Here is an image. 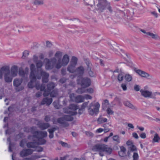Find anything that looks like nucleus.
<instances>
[{"label":"nucleus","instance_id":"1","mask_svg":"<svg viewBox=\"0 0 160 160\" xmlns=\"http://www.w3.org/2000/svg\"><path fill=\"white\" fill-rule=\"evenodd\" d=\"M30 69L31 72L29 76L37 77V78L38 79H40L42 76V81L43 82H46L48 81V78L49 76L48 73L46 72L42 69H40V71L39 69H38L37 72H36L35 66L33 64L31 65Z\"/></svg>","mask_w":160,"mask_h":160},{"label":"nucleus","instance_id":"2","mask_svg":"<svg viewBox=\"0 0 160 160\" xmlns=\"http://www.w3.org/2000/svg\"><path fill=\"white\" fill-rule=\"evenodd\" d=\"M3 74L5 82L8 83L12 82L13 77L10 73L9 66H4L0 68V79L2 78Z\"/></svg>","mask_w":160,"mask_h":160},{"label":"nucleus","instance_id":"3","mask_svg":"<svg viewBox=\"0 0 160 160\" xmlns=\"http://www.w3.org/2000/svg\"><path fill=\"white\" fill-rule=\"evenodd\" d=\"M92 149L95 151H102L103 152H105L108 155L110 154L112 151V148L109 147L108 145L103 144H97L93 147Z\"/></svg>","mask_w":160,"mask_h":160},{"label":"nucleus","instance_id":"4","mask_svg":"<svg viewBox=\"0 0 160 160\" xmlns=\"http://www.w3.org/2000/svg\"><path fill=\"white\" fill-rule=\"evenodd\" d=\"M31 132L33 135H29L28 137V138L33 141H35V138H36L38 140L40 138L46 137L47 135V132L46 131L42 132L41 131H37L35 132L31 131Z\"/></svg>","mask_w":160,"mask_h":160},{"label":"nucleus","instance_id":"5","mask_svg":"<svg viewBox=\"0 0 160 160\" xmlns=\"http://www.w3.org/2000/svg\"><path fill=\"white\" fill-rule=\"evenodd\" d=\"M99 3L97 4L98 10L102 12L106 8L109 10L110 12L112 13V7L109 3H108L106 0H99Z\"/></svg>","mask_w":160,"mask_h":160},{"label":"nucleus","instance_id":"6","mask_svg":"<svg viewBox=\"0 0 160 160\" xmlns=\"http://www.w3.org/2000/svg\"><path fill=\"white\" fill-rule=\"evenodd\" d=\"M100 107L99 103L97 102L96 104L92 102L88 107V112L90 115H93L94 114L97 115L98 112Z\"/></svg>","mask_w":160,"mask_h":160},{"label":"nucleus","instance_id":"7","mask_svg":"<svg viewBox=\"0 0 160 160\" xmlns=\"http://www.w3.org/2000/svg\"><path fill=\"white\" fill-rule=\"evenodd\" d=\"M78 109V105L73 104H70L67 108H64L63 111L65 113H68L72 115H75L77 114L76 112H72L69 110L70 109L72 111H76Z\"/></svg>","mask_w":160,"mask_h":160},{"label":"nucleus","instance_id":"8","mask_svg":"<svg viewBox=\"0 0 160 160\" xmlns=\"http://www.w3.org/2000/svg\"><path fill=\"white\" fill-rule=\"evenodd\" d=\"M45 60L47 62L46 64V68L48 70L53 68L55 66L57 62V60L55 58H52L50 59L45 58Z\"/></svg>","mask_w":160,"mask_h":160},{"label":"nucleus","instance_id":"9","mask_svg":"<svg viewBox=\"0 0 160 160\" xmlns=\"http://www.w3.org/2000/svg\"><path fill=\"white\" fill-rule=\"evenodd\" d=\"M22 80V78H21L20 79L16 78L14 79L13 84V86L15 87V89L17 91L19 92L23 89L24 87L23 86H21Z\"/></svg>","mask_w":160,"mask_h":160},{"label":"nucleus","instance_id":"10","mask_svg":"<svg viewBox=\"0 0 160 160\" xmlns=\"http://www.w3.org/2000/svg\"><path fill=\"white\" fill-rule=\"evenodd\" d=\"M134 71L139 75L142 77L148 79H151L152 78V75L143 71L140 69H137L136 68L134 69Z\"/></svg>","mask_w":160,"mask_h":160},{"label":"nucleus","instance_id":"11","mask_svg":"<svg viewBox=\"0 0 160 160\" xmlns=\"http://www.w3.org/2000/svg\"><path fill=\"white\" fill-rule=\"evenodd\" d=\"M91 80L87 78H85L82 79L80 85L82 88H85L91 85Z\"/></svg>","mask_w":160,"mask_h":160},{"label":"nucleus","instance_id":"12","mask_svg":"<svg viewBox=\"0 0 160 160\" xmlns=\"http://www.w3.org/2000/svg\"><path fill=\"white\" fill-rule=\"evenodd\" d=\"M34 151L30 148L23 149L20 152V156L23 158L30 155L32 154Z\"/></svg>","mask_w":160,"mask_h":160},{"label":"nucleus","instance_id":"13","mask_svg":"<svg viewBox=\"0 0 160 160\" xmlns=\"http://www.w3.org/2000/svg\"><path fill=\"white\" fill-rule=\"evenodd\" d=\"M141 95L145 98H150L155 99L156 98L152 95V92L148 90H141L140 91Z\"/></svg>","mask_w":160,"mask_h":160},{"label":"nucleus","instance_id":"14","mask_svg":"<svg viewBox=\"0 0 160 160\" xmlns=\"http://www.w3.org/2000/svg\"><path fill=\"white\" fill-rule=\"evenodd\" d=\"M28 68H25L24 71L22 69H20L19 70L18 74L22 78H25L26 80L27 81L28 80L27 75L28 71Z\"/></svg>","mask_w":160,"mask_h":160},{"label":"nucleus","instance_id":"15","mask_svg":"<svg viewBox=\"0 0 160 160\" xmlns=\"http://www.w3.org/2000/svg\"><path fill=\"white\" fill-rule=\"evenodd\" d=\"M140 30L142 33L150 36L152 39H157L159 38V36L157 34H154L150 32H146L145 30L142 29H140Z\"/></svg>","mask_w":160,"mask_h":160},{"label":"nucleus","instance_id":"16","mask_svg":"<svg viewBox=\"0 0 160 160\" xmlns=\"http://www.w3.org/2000/svg\"><path fill=\"white\" fill-rule=\"evenodd\" d=\"M57 122L58 123L62 124L63 127H67L69 125V123L65 121L63 116L57 119Z\"/></svg>","mask_w":160,"mask_h":160},{"label":"nucleus","instance_id":"17","mask_svg":"<svg viewBox=\"0 0 160 160\" xmlns=\"http://www.w3.org/2000/svg\"><path fill=\"white\" fill-rule=\"evenodd\" d=\"M30 81L28 84V86L29 88H32L34 86L33 83L36 82V81L37 77L29 76Z\"/></svg>","mask_w":160,"mask_h":160},{"label":"nucleus","instance_id":"18","mask_svg":"<svg viewBox=\"0 0 160 160\" xmlns=\"http://www.w3.org/2000/svg\"><path fill=\"white\" fill-rule=\"evenodd\" d=\"M11 74L13 77L16 76L18 74V68L17 66L14 65L11 68Z\"/></svg>","mask_w":160,"mask_h":160},{"label":"nucleus","instance_id":"19","mask_svg":"<svg viewBox=\"0 0 160 160\" xmlns=\"http://www.w3.org/2000/svg\"><path fill=\"white\" fill-rule=\"evenodd\" d=\"M69 61V58L67 54L64 55L62 61V66H66L68 63Z\"/></svg>","mask_w":160,"mask_h":160},{"label":"nucleus","instance_id":"20","mask_svg":"<svg viewBox=\"0 0 160 160\" xmlns=\"http://www.w3.org/2000/svg\"><path fill=\"white\" fill-rule=\"evenodd\" d=\"M84 68L82 66H80L76 69L75 72L80 76H82L84 73Z\"/></svg>","mask_w":160,"mask_h":160},{"label":"nucleus","instance_id":"21","mask_svg":"<svg viewBox=\"0 0 160 160\" xmlns=\"http://www.w3.org/2000/svg\"><path fill=\"white\" fill-rule=\"evenodd\" d=\"M27 146L28 148H35L38 145L37 142H30L27 143Z\"/></svg>","mask_w":160,"mask_h":160},{"label":"nucleus","instance_id":"22","mask_svg":"<svg viewBox=\"0 0 160 160\" xmlns=\"http://www.w3.org/2000/svg\"><path fill=\"white\" fill-rule=\"evenodd\" d=\"M52 98H47L43 99L41 102V105L46 104L47 105H50L52 102Z\"/></svg>","mask_w":160,"mask_h":160},{"label":"nucleus","instance_id":"23","mask_svg":"<svg viewBox=\"0 0 160 160\" xmlns=\"http://www.w3.org/2000/svg\"><path fill=\"white\" fill-rule=\"evenodd\" d=\"M84 101V97L81 95H79L76 96L75 102L77 103L83 102Z\"/></svg>","mask_w":160,"mask_h":160},{"label":"nucleus","instance_id":"24","mask_svg":"<svg viewBox=\"0 0 160 160\" xmlns=\"http://www.w3.org/2000/svg\"><path fill=\"white\" fill-rule=\"evenodd\" d=\"M123 104L126 107H128L132 109H136V108L135 106L133 105L130 102L128 101H124L123 102Z\"/></svg>","mask_w":160,"mask_h":160},{"label":"nucleus","instance_id":"25","mask_svg":"<svg viewBox=\"0 0 160 160\" xmlns=\"http://www.w3.org/2000/svg\"><path fill=\"white\" fill-rule=\"evenodd\" d=\"M50 125L48 123H42L39 124V127L42 130H44L49 127Z\"/></svg>","mask_w":160,"mask_h":160},{"label":"nucleus","instance_id":"26","mask_svg":"<svg viewBox=\"0 0 160 160\" xmlns=\"http://www.w3.org/2000/svg\"><path fill=\"white\" fill-rule=\"evenodd\" d=\"M75 65L70 64L67 68L68 71L70 72L74 73L76 71L75 69Z\"/></svg>","mask_w":160,"mask_h":160},{"label":"nucleus","instance_id":"27","mask_svg":"<svg viewBox=\"0 0 160 160\" xmlns=\"http://www.w3.org/2000/svg\"><path fill=\"white\" fill-rule=\"evenodd\" d=\"M55 86V84L52 82L48 83L47 85V89L49 91H51L54 88Z\"/></svg>","mask_w":160,"mask_h":160},{"label":"nucleus","instance_id":"28","mask_svg":"<svg viewBox=\"0 0 160 160\" xmlns=\"http://www.w3.org/2000/svg\"><path fill=\"white\" fill-rule=\"evenodd\" d=\"M120 151L118 152L119 155L121 157H123L125 154L126 151L125 148L123 146H121L120 147Z\"/></svg>","mask_w":160,"mask_h":160},{"label":"nucleus","instance_id":"29","mask_svg":"<svg viewBox=\"0 0 160 160\" xmlns=\"http://www.w3.org/2000/svg\"><path fill=\"white\" fill-rule=\"evenodd\" d=\"M77 58L75 56H72L71 59L70 64L76 66L77 64Z\"/></svg>","mask_w":160,"mask_h":160},{"label":"nucleus","instance_id":"30","mask_svg":"<svg viewBox=\"0 0 160 160\" xmlns=\"http://www.w3.org/2000/svg\"><path fill=\"white\" fill-rule=\"evenodd\" d=\"M56 130V128H55L48 129V131L49 133V138H52L53 137V132Z\"/></svg>","mask_w":160,"mask_h":160},{"label":"nucleus","instance_id":"31","mask_svg":"<svg viewBox=\"0 0 160 160\" xmlns=\"http://www.w3.org/2000/svg\"><path fill=\"white\" fill-rule=\"evenodd\" d=\"M65 121H72L73 119V117L71 116L68 115H65L63 116Z\"/></svg>","mask_w":160,"mask_h":160},{"label":"nucleus","instance_id":"32","mask_svg":"<svg viewBox=\"0 0 160 160\" xmlns=\"http://www.w3.org/2000/svg\"><path fill=\"white\" fill-rule=\"evenodd\" d=\"M92 68H88L87 69L86 71L88 72L89 76L91 77H94L95 76V73L92 70Z\"/></svg>","mask_w":160,"mask_h":160},{"label":"nucleus","instance_id":"33","mask_svg":"<svg viewBox=\"0 0 160 160\" xmlns=\"http://www.w3.org/2000/svg\"><path fill=\"white\" fill-rule=\"evenodd\" d=\"M58 93V89H55L53 90L50 94V96L51 97H56Z\"/></svg>","mask_w":160,"mask_h":160},{"label":"nucleus","instance_id":"34","mask_svg":"<svg viewBox=\"0 0 160 160\" xmlns=\"http://www.w3.org/2000/svg\"><path fill=\"white\" fill-rule=\"evenodd\" d=\"M85 63L86 64L87 66V69H88V68H92V64L91 63L90 61L88 59H86L85 60Z\"/></svg>","mask_w":160,"mask_h":160},{"label":"nucleus","instance_id":"35","mask_svg":"<svg viewBox=\"0 0 160 160\" xmlns=\"http://www.w3.org/2000/svg\"><path fill=\"white\" fill-rule=\"evenodd\" d=\"M62 66V63L61 62V59H58V62L55 65V68L58 69L60 68Z\"/></svg>","mask_w":160,"mask_h":160},{"label":"nucleus","instance_id":"36","mask_svg":"<svg viewBox=\"0 0 160 160\" xmlns=\"http://www.w3.org/2000/svg\"><path fill=\"white\" fill-rule=\"evenodd\" d=\"M107 119L106 118H103L100 116L98 119L97 121L99 123H102L107 122Z\"/></svg>","mask_w":160,"mask_h":160},{"label":"nucleus","instance_id":"37","mask_svg":"<svg viewBox=\"0 0 160 160\" xmlns=\"http://www.w3.org/2000/svg\"><path fill=\"white\" fill-rule=\"evenodd\" d=\"M110 47L111 49L115 52H116L117 50H118V46L116 44L111 45Z\"/></svg>","mask_w":160,"mask_h":160},{"label":"nucleus","instance_id":"38","mask_svg":"<svg viewBox=\"0 0 160 160\" xmlns=\"http://www.w3.org/2000/svg\"><path fill=\"white\" fill-rule=\"evenodd\" d=\"M160 140V138L157 133H155L154 135L153 141L154 142H158Z\"/></svg>","mask_w":160,"mask_h":160},{"label":"nucleus","instance_id":"39","mask_svg":"<svg viewBox=\"0 0 160 160\" xmlns=\"http://www.w3.org/2000/svg\"><path fill=\"white\" fill-rule=\"evenodd\" d=\"M125 79L127 81L129 82L132 80V77L130 74H126L125 76Z\"/></svg>","mask_w":160,"mask_h":160},{"label":"nucleus","instance_id":"40","mask_svg":"<svg viewBox=\"0 0 160 160\" xmlns=\"http://www.w3.org/2000/svg\"><path fill=\"white\" fill-rule=\"evenodd\" d=\"M34 4L36 5H40L43 4V0H36L33 2Z\"/></svg>","mask_w":160,"mask_h":160},{"label":"nucleus","instance_id":"41","mask_svg":"<svg viewBox=\"0 0 160 160\" xmlns=\"http://www.w3.org/2000/svg\"><path fill=\"white\" fill-rule=\"evenodd\" d=\"M69 97L70 98V100L71 101L75 102L76 99V96L73 93L70 94L69 95Z\"/></svg>","mask_w":160,"mask_h":160},{"label":"nucleus","instance_id":"42","mask_svg":"<svg viewBox=\"0 0 160 160\" xmlns=\"http://www.w3.org/2000/svg\"><path fill=\"white\" fill-rule=\"evenodd\" d=\"M62 55V53L60 51L57 52L55 55V56L58 59H61Z\"/></svg>","mask_w":160,"mask_h":160},{"label":"nucleus","instance_id":"43","mask_svg":"<svg viewBox=\"0 0 160 160\" xmlns=\"http://www.w3.org/2000/svg\"><path fill=\"white\" fill-rule=\"evenodd\" d=\"M37 68L38 69L39 68H41L43 65V63L42 61L39 60L36 62Z\"/></svg>","mask_w":160,"mask_h":160},{"label":"nucleus","instance_id":"44","mask_svg":"<svg viewBox=\"0 0 160 160\" xmlns=\"http://www.w3.org/2000/svg\"><path fill=\"white\" fill-rule=\"evenodd\" d=\"M113 139L114 141L117 142V143H119L120 142V139L118 135H116L113 136Z\"/></svg>","mask_w":160,"mask_h":160},{"label":"nucleus","instance_id":"45","mask_svg":"<svg viewBox=\"0 0 160 160\" xmlns=\"http://www.w3.org/2000/svg\"><path fill=\"white\" fill-rule=\"evenodd\" d=\"M128 149L132 152L137 151V148L136 146L134 145H131V146L128 147Z\"/></svg>","mask_w":160,"mask_h":160},{"label":"nucleus","instance_id":"46","mask_svg":"<svg viewBox=\"0 0 160 160\" xmlns=\"http://www.w3.org/2000/svg\"><path fill=\"white\" fill-rule=\"evenodd\" d=\"M132 158L133 160H138L139 158L138 154L137 152H134L132 156Z\"/></svg>","mask_w":160,"mask_h":160},{"label":"nucleus","instance_id":"47","mask_svg":"<svg viewBox=\"0 0 160 160\" xmlns=\"http://www.w3.org/2000/svg\"><path fill=\"white\" fill-rule=\"evenodd\" d=\"M38 140V142L40 145L44 144H45L46 142V140L43 138H40Z\"/></svg>","mask_w":160,"mask_h":160},{"label":"nucleus","instance_id":"48","mask_svg":"<svg viewBox=\"0 0 160 160\" xmlns=\"http://www.w3.org/2000/svg\"><path fill=\"white\" fill-rule=\"evenodd\" d=\"M82 87V88H78L77 91L76 92L80 94H82V93H83L85 92V91L84 89H83Z\"/></svg>","mask_w":160,"mask_h":160},{"label":"nucleus","instance_id":"49","mask_svg":"<svg viewBox=\"0 0 160 160\" xmlns=\"http://www.w3.org/2000/svg\"><path fill=\"white\" fill-rule=\"evenodd\" d=\"M7 141L8 142H9V151L11 152L12 151V150L11 149V147L12 144L11 142V139L10 138H7Z\"/></svg>","mask_w":160,"mask_h":160},{"label":"nucleus","instance_id":"50","mask_svg":"<svg viewBox=\"0 0 160 160\" xmlns=\"http://www.w3.org/2000/svg\"><path fill=\"white\" fill-rule=\"evenodd\" d=\"M42 82H43V83H42V85H41L40 88V89L41 91H43L45 90V88H46V85L44 83V82H43V81H42ZM48 82V81L47 82H46V83L47 82ZM45 83H46V82H45Z\"/></svg>","mask_w":160,"mask_h":160},{"label":"nucleus","instance_id":"51","mask_svg":"<svg viewBox=\"0 0 160 160\" xmlns=\"http://www.w3.org/2000/svg\"><path fill=\"white\" fill-rule=\"evenodd\" d=\"M50 91H49L48 90H45L44 91V92L43 93V95L44 97L48 96L50 93Z\"/></svg>","mask_w":160,"mask_h":160},{"label":"nucleus","instance_id":"52","mask_svg":"<svg viewBox=\"0 0 160 160\" xmlns=\"http://www.w3.org/2000/svg\"><path fill=\"white\" fill-rule=\"evenodd\" d=\"M87 105L88 102H84L81 105L80 108H81V109H82L84 111L85 108L87 106Z\"/></svg>","mask_w":160,"mask_h":160},{"label":"nucleus","instance_id":"53","mask_svg":"<svg viewBox=\"0 0 160 160\" xmlns=\"http://www.w3.org/2000/svg\"><path fill=\"white\" fill-rule=\"evenodd\" d=\"M123 76L122 74H119L118 75V79L119 81H121L122 80Z\"/></svg>","mask_w":160,"mask_h":160},{"label":"nucleus","instance_id":"54","mask_svg":"<svg viewBox=\"0 0 160 160\" xmlns=\"http://www.w3.org/2000/svg\"><path fill=\"white\" fill-rule=\"evenodd\" d=\"M107 112L108 114H112L113 113V112L109 108H108Z\"/></svg>","mask_w":160,"mask_h":160},{"label":"nucleus","instance_id":"55","mask_svg":"<svg viewBox=\"0 0 160 160\" xmlns=\"http://www.w3.org/2000/svg\"><path fill=\"white\" fill-rule=\"evenodd\" d=\"M134 89L136 91H139L140 90V86L137 85H135L134 86Z\"/></svg>","mask_w":160,"mask_h":160},{"label":"nucleus","instance_id":"56","mask_svg":"<svg viewBox=\"0 0 160 160\" xmlns=\"http://www.w3.org/2000/svg\"><path fill=\"white\" fill-rule=\"evenodd\" d=\"M121 87L123 91H126L127 90L126 84L124 83H122L121 84Z\"/></svg>","mask_w":160,"mask_h":160},{"label":"nucleus","instance_id":"57","mask_svg":"<svg viewBox=\"0 0 160 160\" xmlns=\"http://www.w3.org/2000/svg\"><path fill=\"white\" fill-rule=\"evenodd\" d=\"M84 99H91L92 98V97L90 95L88 94L85 95L84 96Z\"/></svg>","mask_w":160,"mask_h":160},{"label":"nucleus","instance_id":"58","mask_svg":"<svg viewBox=\"0 0 160 160\" xmlns=\"http://www.w3.org/2000/svg\"><path fill=\"white\" fill-rule=\"evenodd\" d=\"M45 121L46 122H48L50 120V117L49 115H46L45 116Z\"/></svg>","mask_w":160,"mask_h":160},{"label":"nucleus","instance_id":"59","mask_svg":"<svg viewBox=\"0 0 160 160\" xmlns=\"http://www.w3.org/2000/svg\"><path fill=\"white\" fill-rule=\"evenodd\" d=\"M25 142V140H22L20 142V146L22 147L23 148L24 146V144Z\"/></svg>","mask_w":160,"mask_h":160},{"label":"nucleus","instance_id":"60","mask_svg":"<svg viewBox=\"0 0 160 160\" xmlns=\"http://www.w3.org/2000/svg\"><path fill=\"white\" fill-rule=\"evenodd\" d=\"M29 54V52L28 51H25L23 52V55L22 56V57H26L28 56Z\"/></svg>","mask_w":160,"mask_h":160},{"label":"nucleus","instance_id":"61","mask_svg":"<svg viewBox=\"0 0 160 160\" xmlns=\"http://www.w3.org/2000/svg\"><path fill=\"white\" fill-rule=\"evenodd\" d=\"M86 134L88 136L92 137L93 136V134L91 132L86 131L85 132Z\"/></svg>","mask_w":160,"mask_h":160},{"label":"nucleus","instance_id":"62","mask_svg":"<svg viewBox=\"0 0 160 160\" xmlns=\"http://www.w3.org/2000/svg\"><path fill=\"white\" fill-rule=\"evenodd\" d=\"M140 137L141 138L144 139L146 138V134L145 132H142L141 134Z\"/></svg>","mask_w":160,"mask_h":160},{"label":"nucleus","instance_id":"63","mask_svg":"<svg viewBox=\"0 0 160 160\" xmlns=\"http://www.w3.org/2000/svg\"><path fill=\"white\" fill-rule=\"evenodd\" d=\"M52 46V44L49 41H46V46L48 47H51Z\"/></svg>","mask_w":160,"mask_h":160},{"label":"nucleus","instance_id":"64","mask_svg":"<svg viewBox=\"0 0 160 160\" xmlns=\"http://www.w3.org/2000/svg\"><path fill=\"white\" fill-rule=\"evenodd\" d=\"M126 144L127 145L131 146V145H132V142L130 140L128 141L126 143Z\"/></svg>","mask_w":160,"mask_h":160}]
</instances>
